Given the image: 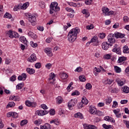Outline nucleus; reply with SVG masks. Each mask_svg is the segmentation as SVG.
<instances>
[{
    "label": "nucleus",
    "mask_w": 129,
    "mask_h": 129,
    "mask_svg": "<svg viewBox=\"0 0 129 129\" xmlns=\"http://www.w3.org/2000/svg\"><path fill=\"white\" fill-rule=\"evenodd\" d=\"M80 32L78 27L74 28L70 31L68 34V38L71 43H73L77 39V34Z\"/></svg>",
    "instance_id": "f257e3e1"
},
{
    "label": "nucleus",
    "mask_w": 129,
    "mask_h": 129,
    "mask_svg": "<svg viewBox=\"0 0 129 129\" xmlns=\"http://www.w3.org/2000/svg\"><path fill=\"white\" fill-rule=\"evenodd\" d=\"M60 11V7H58L57 2H52L50 5L49 14L53 15L54 12H58Z\"/></svg>",
    "instance_id": "f03ea898"
},
{
    "label": "nucleus",
    "mask_w": 129,
    "mask_h": 129,
    "mask_svg": "<svg viewBox=\"0 0 129 129\" xmlns=\"http://www.w3.org/2000/svg\"><path fill=\"white\" fill-rule=\"evenodd\" d=\"M26 17L28 18V21L31 23L32 26L36 25V21H37L36 16L32 15L31 13H26Z\"/></svg>",
    "instance_id": "7ed1b4c3"
},
{
    "label": "nucleus",
    "mask_w": 129,
    "mask_h": 129,
    "mask_svg": "<svg viewBox=\"0 0 129 129\" xmlns=\"http://www.w3.org/2000/svg\"><path fill=\"white\" fill-rule=\"evenodd\" d=\"M6 33L7 35H8L9 37L10 38H11V39H13V38H19L20 35L16 32H14L12 30H9L7 32H6Z\"/></svg>",
    "instance_id": "20e7f679"
},
{
    "label": "nucleus",
    "mask_w": 129,
    "mask_h": 129,
    "mask_svg": "<svg viewBox=\"0 0 129 129\" xmlns=\"http://www.w3.org/2000/svg\"><path fill=\"white\" fill-rule=\"evenodd\" d=\"M77 101L78 100L76 98L72 99L71 100L69 101L68 103V106L70 110H72V107H73V106L77 104Z\"/></svg>",
    "instance_id": "39448f33"
},
{
    "label": "nucleus",
    "mask_w": 129,
    "mask_h": 129,
    "mask_svg": "<svg viewBox=\"0 0 129 129\" xmlns=\"http://www.w3.org/2000/svg\"><path fill=\"white\" fill-rule=\"evenodd\" d=\"M102 11L104 14H105V16H112L114 13L112 11L109 12V9H108V8L105 7L102 8Z\"/></svg>",
    "instance_id": "423d86ee"
},
{
    "label": "nucleus",
    "mask_w": 129,
    "mask_h": 129,
    "mask_svg": "<svg viewBox=\"0 0 129 129\" xmlns=\"http://www.w3.org/2000/svg\"><path fill=\"white\" fill-rule=\"evenodd\" d=\"M108 42L109 43H110L109 44H111V45H112V44H114V43H115V39H114V34L111 33L109 34L108 36Z\"/></svg>",
    "instance_id": "0eeeda50"
},
{
    "label": "nucleus",
    "mask_w": 129,
    "mask_h": 129,
    "mask_svg": "<svg viewBox=\"0 0 129 129\" xmlns=\"http://www.w3.org/2000/svg\"><path fill=\"white\" fill-rule=\"evenodd\" d=\"M109 46L111 47V46H112V44H109L107 42H103L102 43V48L103 50H108V48H109Z\"/></svg>",
    "instance_id": "6e6552de"
},
{
    "label": "nucleus",
    "mask_w": 129,
    "mask_h": 129,
    "mask_svg": "<svg viewBox=\"0 0 129 129\" xmlns=\"http://www.w3.org/2000/svg\"><path fill=\"white\" fill-rule=\"evenodd\" d=\"M36 60H37V56H36V54L33 53L31 54L30 57L28 58L27 61H28V62H30L31 63H33V62H35Z\"/></svg>",
    "instance_id": "1a4fd4ad"
},
{
    "label": "nucleus",
    "mask_w": 129,
    "mask_h": 129,
    "mask_svg": "<svg viewBox=\"0 0 129 129\" xmlns=\"http://www.w3.org/2000/svg\"><path fill=\"white\" fill-rule=\"evenodd\" d=\"M113 35H114V37H115L116 39H122V38H124V36H125V34L119 32H115L114 34H113Z\"/></svg>",
    "instance_id": "9d476101"
},
{
    "label": "nucleus",
    "mask_w": 129,
    "mask_h": 129,
    "mask_svg": "<svg viewBox=\"0 0 129 129\" xmlns=\"http://www.w3.org/2000/svg\"><path fill=\"white\" fill-rule=\"evenodd\" d=\"M35 113L37 115H40V116H42L43 115H45V114H47L48 113V111L40 110L37 111Z\"/></svg>",
    "instance_id": "9b49d317"
},
{
    "label": "nucleus",
    "mask_w": 129,
    "mask_h": 129,
    "mask_svg": "<svg viewBox=\"0 0 129 129\" xmlns=\"http://www.w3.org/2000/svg\"><path fill=\"white\" fill-rule=\"evenodd\" d=\"M45 53L48 55L49 57H52L53 56V53H52V48H45L44 49Z\"/></svg>",
    "instance_id": "f8f14e48"
},
{
    "label": "nucleus",
    "mask_w": 129,
    "mask_h": 129,
    "mask_svg": "<svg viewBox=\"0 0 129 129\" xmlns=\"http://www.w3.org/2000/svg\"><path fill=\"white\" fill-rule=\"evenodd\" d=\"M25 104L27 105V106H32V107H36V106L37 105L36 102H31L30 101H26Z\"/></svg>",
    "instance_id": "ddd939ff"
},
{
    "label": "nucleus",
    "mask_w": 129,
    "mask_h": 129,
    "mask_svg": "<svg viewBox=\"0 0 129 129\" xmlns=\"http://www.w3.org/2000/svg\"><path fill=\"white\" fill-rule=\"evenodd\" d=\"M104 120H106V121H110L111 122H115V120L113 118L110 117L109 116H106L104 117Z\"/></svg>",
    "instance_id": "4468645a"
},
{
    "label": "nucleus",
    "mask_w": 129,
    "mask_h": 129,
    "mask_svg": "<svg viewBox=\"0 0 129 129\" xmlns=\"http://www.w3.org/2000/svg\"><path fill=\"white\" fill-rule=\"evenodd\" d=\"M55 74L54 73H51L49 75V78L48 79V80L50 81L51 80H53V82H50V83H52V84H54V81H55Z\"/></svg>",
    "instance_id": "2eb2a0df"
},
{
    "label": "nucleus",
    "mask_w": 129,
    "mask_h": 129,
    "mask_svg": "<svg viewBox=\"0 0 129 129\" xmlns=\"http://www.w3.org/2000/svg\"><path fill=\"white\" fill-rule=\"evenodd\" d=\"M95 42H97V36H94L93 38L91 39L90 41L87 43V46H89L91 43H94Z\"/></svg>",
    "instance_id": "dca6fc26"
},
{
    "label": "nucleus",
    "mask_w": 129,
    "mask_h": 129,
    "mask_svg": "<svg viewBox=\"0 0 129 129\" xmlns=\"http://www.w3.org/2000/svg\"><path fill=\"white\" fill-rule=\"evenodd\" d=\"M41 129H51V125L46 123L44 125H40Z\"/></svg>",
    "instance_id": "f3484780"
},
{
    "label": "nucleus",
    "mask_w": 129,
    "mask_h": 129,
    "mask_svg": "<svg viewBox=\"0 0 129 129\" xmlns=\"http://www.w3.org/2000/svg\"><path fill=\"white\" fill-rule=\"evenodd\" d=\"M115 81L117 83L119 86H122V85L124 84V82H123V81H121L119 78L116 79Z\"/></svg>",
    "instance_id": "a211bd4d"
},
{
    "label": "nucleus",
    "mask_w": 129,
    "mask_h": 129,
    "mask_svg": "<svg viewBox=\"0 0 129 129\" xmlns=\"http://www.w3.org/2000/svg\"><path fill=\"white\" fill-rule=\"evenodd\" d=\"M96 108H95L93 106H91L90 108V112L92 114H96Z\"/></svg>",
    "instance_id": "6ab92c4d"
},
{
    "label": "nucleus",
    "mask_w": 129,
    "mask_h": 129,
    "mask_svg": "<svg viewBox=\"0 0 129 129\" xmlns=\"http://www.w3.org/2000/svg\"><path fill=\"white\" fill-rule=\"evenodd\" d=\"M26 72H27V73H28V74H30V75L34 74V73H35V70H34V69H30L29 68H27L26 69Z\"/></svg>",
    "instance_id": "aec40b11"
},
{
    "label": "nucleus",
    "mask_w": 129,
    "mask_h": 129,
    "mask_svg": "<svg viewBox=\"0 0 129 129\" xmlns=\"http://www.w3.org/2000/svg\"><path fill=\"white\" fill-rule=\"evenodd\" d=\"M112 52H114L115 53H116V54H118V55H120L121 54V51L120 50V47L119 48H114L112 49Z\"/></svg>",
    "instance_id": "412c9836"
},
{
    "label": "nucleus",
    "mask_w": 129,
    "mask_h": 129,
    "mask_svg": "<svg viewBox=\"0 0 129 129\" xmlns=\"http://www.w3.org/2000/svg\"><path fill=\"white\" fill-rule=\"evenodd\" d=\"M74 117H77L78 118H80L81 119H83V114L80 112H78L74 114Z\"/></svg>",
    "instance_id": "4be33fe9"
},
{
    "label": "nucleus",
    "mask_w": 129,
    "mask_h": 129,
    "mask_svg": "<svg viewBox=\"0 0 129 129\" xmlns=\"http://www.w3.org/2000/svg\"><path fill=\"white\" fill-rule=\"evenodd\" d=\"M20 41L22 42V43H23L25 45H27V43H28V41H27V39H26V37L25 36H21L19 38Z\"/></svg>",
    "instance_id": "5701e85b"
},
{
    "label": "nucleus",
    "mask_w": 129,
    "mask_h": 129,
    "mask_svg": "<svg viewBox=\"0 0 129 129\" xmlns=\"http://www.w3.org/2000/svg\"><path fill=\"white\" fill-rule=\"evenodd\" d=\"M28 35L29 37H31V38H32V39H34V40L37 39V36L36 34H34V33L30 31L28 32Z\"/></svg>",
    "instance_id": "b1692460"
},
{
    "label": "nucleus",
    "mask_w": 129,
    "mask_h": 129,
    "mask_svg": "<svg viewBox=\"0 0 129 129\" xmlns=\"http://www.w3.org/2000/svg\"><path fill=\"white\" fill-rule=\"evenodd\" d=\"M63 102V98L61 96H58L56 98V103L57 104H61Z\"/></svg>",
    "instance_id": "393cba45"
},
{
    "label": "nucleus",
    "mask_w": 129,
    "mask_h": 129,
    "mask_svg": "<svg viewBox=\"0 0 129 129\" xmlns=\"http://www.w3.org/2000/svg\"><path fill=\"white\" fill-rule=\"evenodd\" d=\"M122 90L124 93H129V87L126 86H124L122 88Z\"/></svg>",
    "instance_id": "a878e982"
},
{
    "label": "nucleus",
    "mask_w": 129,
    "mask_h": 129,
    "mask_svg": "<svg viewBox=\"0 0 129 129\" xmlns=\"http://www.w3.org/2000/svg\"><path fill=\"white\" fill-rule=\"evenodd\" d=\"M126 60V57L124 56L119 57L118 59V63H122V62H124Z\"/></svg>",
    "instance_id": "bb28decb"
},
{
    "label": "nucleus",
    "mask_w": 129,
    "mask_h": 129,
    "mask_svg": "<svg viewBox=\"0 0 129 129\" xmlns=\"http://www.w3.org/2000/svg\"><path fill=\"white\" fill-rule=\"evenodd\" d=\"M50 123H54L56 125H59L60 124V121L57 119H55L50 121Z\"/></svg>",
    "instance_id": "cd10ccee"
},
{
    "label": "nucleus",
    "mask_w": 129,
    "mask_h": 129,
    "mask_svg": "<svg viewBox=\"0 0 129 129\" xmlns=\"http://www.w3.org/2000/svg\"><path fill=\"white\" fill-rule=\"evenodd\" d=\"M69 5L71 6V7H81V6H82V4H80V3H74L73 2H71L70 3H69Z\"/></svg>",
    "instance_id": "c85d7f7f"
},
{
    "label": "nucleus",
    "mask_w": 129,
    "mask_h": 129,
    "mask_svg": "<svg viewBox=\"0 0 129 129\" xmlns=\"http://www.w3.org/2000/svg\"><path fill=\"white\" fill-rule=\"evenodd\" d=\"M60 77L61 79H67L68 78V75L64 73H61L60 74Z\"/></svg>",
    "instance_id": "c756f323"
},
{
    "label": "nucleus",
    "mask_w": 129,
    "mask_h": 129,
    "mask_svg": "<svg viewBox=\"0 0 129 129\" xmlns=\"http://www.w3.org/2000/svg\"><path fill=\"white\" fill-rule=\"evenodd\" d=\"M16 105V104L14 102H10L8 103V105L6 106V108H9V107H14Z\"/></svg>",
    "instance_id": "7c9ffc66"
},
{
    "label": "nucleus",
    "mask_w": 129,
    "mask_h": 129,
    "mask_svg": "<svg viewBox=\"0 0 129 129\" xmlns=\"http://www.w3.org/2000/svg\"><path fill=\"white\" fill-rule=\"evenodd\" d=\"M82 103H83V104H88V100H87V98L85 97H83L82 99Z\"/></svg>",
    "instance_id": "2f4dec72"
},
{
    "label": "nucleus",
    "mask_w": 129,
    "mask_h": 129,
    "mask_svg": "<svg viewBox=\"0 0 129 129\" xmlns=\"http://www.w3.org/2000/svg\"><path fill=\"white\" fill-rule=\"evenodd\" d=\"M123 52L124 53H129V48L127 46H126V45L124 46Z\"/></svg>",
    "instance_id": "473e14b6"
},
{
    "label": "nucleus",
    "mask_w": 129,
    "mask_h": 129,
    "mask_svg": "<svg viewBox=\"0 0 129 129\" xmlns=\"http://www.w3.org/2000/svg\"><path fill=\"white\" fill-rule=\"evenodd\" d=\"M106 104H110L111 101H112V99L111 97H108L107 99L105 100Z\"/></svg>",
    "instance_id": "72a5a7b5"
},
{
    "label": "nucleus",
    "mask_w": 129,
    "mask_h": 129,
    "mask_svg": "<svg viewBox=\"0 0 129 129\" xmlns=\"http://www.w3.org/2000/svg\"><path fill=\"white\" fill-rule=\"evenodd\" d=\"M114 70L116 73H120V72H121V69L117 66L114 67Z\"/></svg>",
    "instance_id": "f704fd0d"
},
{
    "label": "nucleus",
    "mask_w": 129,
    "mask_h": 129,
    "mask_svg": "<svg viewBox=\"0 0 129 129\" xmlns=\"http://www.w3.org/2000/svg\"><path fill=\"white\" fill-rule=\"evenodd\" d=\"M28 123V120H22L20 122V125L21 126H24L25 124H27Z\"/></svg>",
    "instance_id": "c9c22d12"
},
{
    "label": "nucleus",
    "mask_w": 129,
    "mask_h": 129,
    "mask_svg": "<svg viewBox=\"0 0 129 129\" xmlns=\"http://www.w3.org/2000/svg\"><path fill=\"white\" fill-rule=\"evenodd\" d=\"M4 18H6L7 19H12V15L9 13H6L4 16Z\"/></svg>",
    "instance_id": "e433bc0d"
},
{
    "label": "nucleus",
    "mask_w": 129,
    "mask_h": 129,
    "mask_svg": "<svg viewBox=\"0 0 129 129\" xmlns=\"http://www.w3.org/2000/svg\"><path fill=\"white\" fill-rule=\"evenodd\" d=\"M80 81H81V82H84L86 81V79H85V76L83 75H81L79 77Z\"/></svg>",
    "instance_id": "4c0bfd02"
},
{
    "label": "nucleus",
    "mask_w": 129,
    "mask_h": 129,
    "mask_svg": "<svg viewBox=\"0 0 129 129\" xmlns=\"http://www.w3.org/2000/svg\"><path fill=\"white\" fill-rule=\"evenodd\" d=\"M104 83L105 84H109V85H110V84H111V83H112V80L108 79L104 82Z\"/></svg>",
    "instance_id": "58836bf2"
},
{
    "label": "nucleus",
    "mask_w": 129,
    "mask_h": 129,
    "mask_svg": "<svg viewBox=\"0 0 129 129\" xmlns=\"http://www.w3.org/2000/svg\"><path fill=\"white\" fill-rule=\"evenodd\" d=\"M103 127L105 129H111V125H106V124H103L102 125Z\"/></svg>",
    "instance_id": "ea45409f"
},
{
    "label": "nucleus",
    "mask_w": 129,
    "mask_h": 129,
    "mask_svg": "<svg viewBox=\"0 0 129 129\" xmlns=\"http://www.w3.org/2000/svg\"><path fill=\"white\" fill-rule=\"evenodd\" d=\"M84 129H91V125L88 124H84Z\"/></svg>",
    "instance_id": "a19ab883"
},
{
    "label": "nucleus",
    "mask_w": 129,
    "mask_h": 129,
    "mask_svg": "<svg viewBox=\"0 0 129 129\" xmlns=\"http://www.w3.org/2000/svg\"><path fill=\"white\" fill-rule=\"evenodd\" d=\"M118 106V104H117V102L116 101H114L113 105L112 106V108H116Z\"/></svg>",
    "instance_id": "79ce46f5"
},
{
    "label": "nucleus",
    "mask_w": 129,
    "mask_h": 129,
    "mask_svg": "<svg viewBox=\"0 0 129 129\" xmlns=\"http://www.w3.org/2000/svg\"><path fill=\"white\" fill-rule=\"evenodd\" d=\"M86 28L88 30H91L92 29H94V26L93 24H91L90 25L87 26Z\"/></svg>",
    "instance_id": "37998d69"
},
{
    "label": "nucleus",
    "mask_w": 129,
    "mask_h": 129,
    "mask_svg": "<svg viewBox=\"0 0 129 129\" xmlns=\"http://www.w3.org/2000/svg\"><path fill=\"white\" fill-rule=\"evenodd\" d=\"M92 88V86L90 83H88L86 85V89H88L90 90V89Z\"/></svg>",
    "instance_id": "c03bdc74"
},
{
    "label": "nucleus",
    "mask_w": 129,
    "mask_h": 129,
    "mask_svg": "<svg viewBox=\"0 0 129 129\" xmlns=\"http://www.w3.org/2000/svg\"><path fill=\"white\" fill-rule=\"evenodd\" d=\"M30 45L33 47V48H35L38 46V44H37L36 43H34V41H31L30 42Z\"/></svg>",
    "instance_id": "a18cd8bd"
},
{
    "label": "nucleus",
    "mask_w": 129,
    "mask_h": 129,
    "mask_svg": "<svg viewBox=\"0 0 129 129\" xmlns=\"http://www.w3.org/2000/svg\"><path fill=\"white\" fill-rule=\"evenodd\" d=\"M35 67L37 69H39V68H41V63L37 62L35 63Z\"/></svg>",
    "instance_id": "49530a36"
},
{
    "label": "nucleus",
    "mask_w": 129,
    "mask_h": 129,
    "mask_svg": "<svg viewBox=\"0 0 129 129\" xmlns=\"http://www.w3.org/2000/svg\"><path fill=\"white\" fill-rule=\"evenodd\" d=\"M41 121L40 120H36L34 121V124H36V125H40L41 123Z\"/></svg>",
    "instance_id": "de8ad7c7"
},
{
    "label": "nucleus",
    "mask_w": 129,
    "mask_h": 129,
    "mask_svg": "<svg viewBox=\"0 0 129 129\" xmlns=\"http://www.w3.org/2000/svg\"><path fill=\"white\" fill-rule=\"evenodd\" d=\"M99 37L100 38V39H104V38H105V34L103 33H100L99 34Z\"/></svg>",
    "instance_id": "09e8293b"
},
{
    "label": "nucleus",
    "mask_w": 129,
    "mask_h": 129,
    "mask_svg": "<svg viewBox=\"0 0 129 129\" xmlns=\"http://www.w3.org/2000/svg\"><path fill=\"white\" fill-rule=\"evenodd\" d=\"M80 93L78 92V91H75L74 92L72 93V96H74L75 95H79Z\"/></svg>",
    "instance_id": "8fccbe9b"
},
{
    "label": "nucleus",
    "mask_w": 129,
    "mask_h": 129,
    "mask_svg": "<svg viewBox=\"0 0 129 129\" xmlns=\"http://www.w3.org/2000/svg\"><path fill=\"white\" fill-rule=\"evenodd\" d=\"M93 72L95 73V72H98V73H100V72H101V70H100V69H97V68L95 67L94 69V71Z\"/></svg>",
    "instance_id": "3c124183"
},
{
    "label": "nucleus",
    "mask_w": 129,
    "mask_h": 129,
    "mask_svg": "<svg viewBox=\"0 0 129 129\" xmlns=\"http://www.w3.org/2000/svg\"><path fill=\"white\" fill-rule=\"evenodd\" d=\"M123 21L124 22V23H127L129 21V18L127 16H124L123 18Z\"/></svg>",
    "instance_id": "603ef678"
},
{
    "label": "nucleus",
    "mask_w": 129,
    "mask_h": 129,
    "mask_svg": "<svg viewBox=\"0 0 129 129\" xmlns=\"http://www.w3.org/2000/svg\"><path fill=\"white\" fill-rule=\"evenodd\" d=\"M75 72H81L82 71V67H78L75 70Z\"/></svg>",
    "instance_id": "864d4df0"
},
{
    "label": "nucleus",
    "mask_w": 129,
    "mask_h": 129,
    "mask_svg": "<svg viewBox=\"0 0 129 129\" xmlns=\"http://www.w3.org/2000/svg\"><path fill=\"white\" fill-rule=\"evenodd\" d=\"M124 123L125 124V125L127 128H129V121H126V120H123Z\"/></svg>",
    "instance_id": "5fc2aeb1"
},
{
    "label": "nucleus",
    "mask_w": 129,
    "mask_h": 129,
    "mask_svg": "<svg viewBox=\"0 0 129 129\" xmlns=\"http://www.w3.org/2000/svg\"><path fill=\"white\" fill-rule=\"evenodd\" d=\"M59 114L60 115H62V114H64V113H65V111L62 108H59Z\"/></svg>",
    "instance_id": "6e6d98bb"
},
{
    "label": "nucleus",
    "mask_w": 129,
    "mask_h": 129,
    "mask_svg": "<svg viewBox=\"0 0 129 129\" xmlns=\"http://www.w3.org/2000/svg\"><path fill=\"white\" fill-rule=\"evenodd\" d=\"M27 8H28V5L27 4V3H24L22 7V9L26 10V9H27Z\"/></svg>",
    "instance_id": "4d7b16f0"
},
{
    "label": "nucleus",
    "mask_w": 129,
    "mask_h": 129,
    "mask_svg": "<svg viewBox=\"0 0 129 129\" xmlns=\"http://www.w3.org/2000/svg\"><path fill=\"white\" fill-rule=\"evenodd\" d=\"M22 77L23 78V81L26 80V79H27V74H25V73H23L21 75Z\"/></svg>",
    "instance_id": "13d9d810"
},
{
    "label": "nucleus",
    "mask_w": 129,
    "mask_h": 129,
    "mask_svg": "<svg viewBox=\"0 0 129 129\" xmlns=\"http://www.w3.org/2000/svg\"><path fill=\"white\" fill-rule=\"evenodd\" d=\"M66 11H67V12H70L71 13H74V10L71 8H66Z\"/></svg>",
    "instance_id": "bf43d9fd"
},
{
    "label": "nucleus",
    "mask_w": 129,
    "mask_h": 129,
    "mask_svg": "<svg viewBox=\"0 0 129 129\" xmlns=\"http://www.w3.org/2000/svg\"><path fill=\"white\" fill-rule=\"evenodd\" d=\"M18 113L15 112H12V116L14 118H17L18 117Z\"/></svg>",
    "instance_id": "052dcab7"
},
{
    "label": "nucleus",
    "mask_w": 129,
    "mask_h": 129,
    "mask_svg": "<svg viewBox=\"0 0 129 129\" xmlns=\"http://www.w3.org/2000/svg\"><path fill=\"white\" fill-rule=\"evenodd\" d=\"M111 92L112 93H117V90H116V88H111Z\"/></svg>",
    "instance_id": "680f3d73"
},
{
    "label": "nucleus",
    "mask_w": 129,
    "mask_h": 129,
    "mask_svg": "<svg viewBox=\"0 0 129 129\" xmlns=\"http://www.w3.org/2000/svg\"><path fill=\"white\" fill-rule=\"evenodd\" d=\"M45 67H46V68H47V69H50L51 67H52V64L48 63L45 65Z\"/></svg>",
    "instance_id": "e2e57ef3"
},
{
    "label": "nucleus",
    "mask_w": 129,
    "mask_h": 129,
    "mask_svg": "<svg viewBox=\"0 0 129 129\" xmlns=\"http://www.w3.org/2000/svg\"><path fill=\"white\" fill-rule=\"evenodd\" d=\"M10 81H16V76H12L10 79Z\"/></svg>",
    "instance_id": "0e129e2a"
},
{
    "label": "nucleus",
    "mask_w": 129,
    "mask_h": 129,
    "mask_svg": "<svg viewBox=\"0 0 129 129\" xmlns=\"http://www.w3.org/2000/svg\"><path fill=\"white\" fill-rule=\"evenodd\" d=\"M91 3H92V0H87L85 1L86 5H91Z\"/></svg>",
    "instance_id": "69168bd1"
},
{
    "label": "nucleus",
    "mask_w": 129,
    "mask_h": 129,
    "mask_svg": "<svg viewBox=\"0 0 129 129\" xmlns=\"http://www.w3.org/2000/svg\"><path fill=\"white\" fill-rule=\"evenodd\" d=\"M113 111L114 113H115V114L116 115V114L119 113V109H114V110H113Z\"/></svg>",
    "instance_id": "338daca9"
},
{
    "label": "nucleus",
    "mask_w": 129,
    "mask_h": 129,
    "mask_svg": "<svg viewBox=\"0 0 129 129\" xmlns=\"http://www.w3.org/2000/svg\"><path fill=\"white\" fill-rule=\"evenodd\" d=\"M104 58L105 59H110V55L109 54H107L104 56Z\"/></svg>",
    "instance_id": "774afa93"
}]
</instances>
